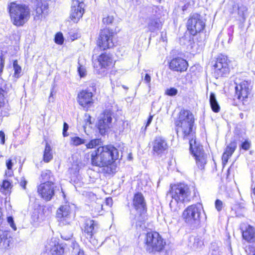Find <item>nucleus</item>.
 Listing matches in <instances>:
<instances>
[{
    "mask_svg": "<svg viewBox=\"0 0 255 255\" xmlns=\"http://www.w3.org/2000/svg\"><path fill=\"white\" fill-rule=\"evenodd\" d=\"M229 72L227 57L222 55L219 56L214 65V76L216 78L226 76Z\"/></svg>",
    "mask_w": 255,
    "mask_h": 255,
    "instance_id": "4468645a",
    "label": "nucleus"
},
{
    "mask_svg": "<svg viewBox=\"0 0 255 255\" xmlns=\"http://www.w3.org/2000/svg\"><path fill=\"white\" fill-rule=\"evenodd\" d=\"M53 178V175L51 171L49 170H45L42 171L41 174V181L45 182H52L51 181Z\"/></svg>",
    "mask_w": 255,
    "mask_h": 255,
    "instance_id": "c756f323",
    "label": "nucleus"
},
{
    "mask_svg": "<svg viewBox=\"0 0 255 255\" xmlns=\"http://www.w3.org/2000/svg\"><path fill=\"white\" fill-rule=\"evenodd\" d=\"M13 239L7 230L0 229V251L5 252L12 247Z\"/></svg>",
    "mask_w": 255,
    "mask_h": 255,
    "instance_id": "6ab92c4d",
    "label": "nucleus"
},
{
    "mask_svg": "<svg viewBox=\"0 0 255 255\" xmlns=\"http://www.w3.org/2000/svg\"><path fill=\"white\" fill-rule=\"evenodd\" d=\"M78 71L81 77H83L86 75V69L84 66L82 65H80V66L78 67Z\"/></svg>",
    "mask_w": 255,
    "mask_h": 255,
    "instance_id": "ea45409f",
    "label": "nucleus"
},
{
    "mask_svg": "<svg viewBox=\"0 0 255 255\" xmlns=\"http://www.w3.org/2000/svg\"><path fill=\"white\" fill-rule=\"evenodd\" d=\"M51 151V146L47 143L43 154V160L45 162H48L52 159L53 155Z\"/></svg>",
    "mask_w": 255,
    "mask_h": 255,
    "instance_id": "c85d7f7f",
    "label": "nucleus"
},
{
    "mask_svg": "<svg viewBox=\"0 0 255 255\" xmlns=\"http://www.w3.org/2000/svg\"><path fill=\"white\" fill-rule=\"evenodd\" d=\"M145 241L146 250L149 253L161 251L165 244L161 236L156 232L147 233Z\"/></svg>",
    "mask_w": 255,
    "mask_h": 255,
    "instance_id": "0eeeda50",
    "label": "nucleus"
},
{
    "mask_svg": "<svg viewBox=\"0 0 255 255\" xmlns=\"http://www.w3.org/2000/svg\"><path fill=\"white\" fill-rule=\"evenodd\" d=\"M1 187L5 190H8L11 187V183L8 181L5 180L3 181Z\"/></svg>",
    "mask_w": 255,
    "mask_h": 255,
    "instance_id": "37998d69",
    "label": "nucleus"
},
{
    "mask_svg": "<svg viewBox=\"0 0 255 255\" xmlns=\"http://www.w3.org/2000/svg\"><path fill=\"white\" fill-rule=\"evenodd\" d=\"M0 143L4 144L5 143V134L3 131H0Z\"/></svg>",
    "mask_w": 255,
    "mask_h": 255,
    "instance_id": "603ef678",
    "label": "nucleus"
},
{
    "mask_svg": "<svg viewBox=\"0 0 255 255\" xmlns=\"http://www.w3.org/2000/svg\"><path fill=\"white\" fill-rule=\"evenodd\" d=\"M252 198H255V186L253 187V186L252 185Z\"/></svg>",
    "mask_w": 255,
    "mask_h": 255,
    "instance_id": "4d7b16f0",
    "label": "nucleus"
},
{
    "mask_svg": "<svg viewBox=\"0 0 255 255\" xmlns=\"http://www.w3.org/2000/svg\"><path fill=\"white\" fill-rule=\"evenodd\" d=\"M157 1H160L161 0H156Z\"/></svg>",
    "mask_w": 255,
    "mask_h": 255,
    "instance_id": "0e129e2a",
    "label": "nucleus"
},
{
    "mask_svg": "<svg viewBox=\"0 0 255 255\" xmlns=\"http://www.w3.org/2000/svg\"><path fill=\"white\" fill-rule=\"evenodd\" d=\"M89 86L87 87L88 90H90L92 92H95L96 90V84L94 82H90L88 84Z\"/></svg>",
    "mask_w": 255,
    "mask_h": 255,
    "instance_id": "de8ad7c7",
    "label": "nucleus"
},
{
    "mask_svg": "<svg viewBox=\"0 0 255 255\" xmlns=\"http://www.w3.org/2000/svg\"><path fill=\"white\" fill-rule=\"evenodd\" d=\"M73 237V234L72 233H69L66 235L65 232H63L61 234V238L65 240H69L71 239Z\"/></svg>",
    "mask_w": 255,
    "mask_h": 255,
    "instance_id": "49530a36",
    "label": "nucleus"
},
{
    "mask_svg": "<svg viewBox=\"0 0 255 255\" xmlns=\"http://www.w3.org/2000/svg\"><path fill=\"white\" fill-rule=\"evenodd\" d=\"M6 166L8 170H11L12 169L13 163L12 162L11 159H8V160H6Z\"/></svg>",
    "mask_w": 255,
    "mask_h": 255,
    "instance_id": "864d4df0",
    "label": "nucleus"
},
{
    "mask_svg": "<svg viewBox=\"0 0 255 255\" xmlns=\"http://www.w3.org/2000/svg\"><path fill=\"white\" fill-rule=\"evenodd\" d=\"M194 122L192 113L189 110L183 109L175 119L174 124L177 136L189 140L190 152L195 157L198 167L203 169L206 163V156L202 146L193 139L195 134L193 129Z\"/></svg>",
    "mask_w": 255,
    "mask_h": 255,
    "instance_id": "f257e3e1",
    "label": "nucleus"
},
{
    "mask_svg": "<svg viewBox=\"0 0 255 255\" xmlns=\"http://www.w3.org/2000/svg\"><path fill=\"white\" fill-rule=\"evenodd\" d=\"M251 147V141L246 139L240 145V147L245 150H248Z\"/></svg>",
    "mask_w": 255,
    "mask_h": 255,
    "instance_id": "c9c22d12",
    "label": "nucleus"
},
{
    "mask_svg": "<svg viewBox=\"0 0 255 255\" xmlns=\"http://www.w3.org/2000/svg\"><path fill=\"white\" fill-rule=\"evenodd\" d=\"M132 205L137 214L135 216L136 226H141V224L146 219V204L144 198L141 193H136L134 195Z\"/></svg>",
    "mask_w": 255,
    "mask_h": 255,
    "instance_id": "423d86ee",
    "label": "nucleus"
},
{
    "mask_svg": "<svg viewBox=\"0 0 255 255\" xmlns=\"http://www.w3.org/2000/svg\"><path fill=\"white\" fill-rule=\"evenodd\" d=\"M86 140L82 139L79 136L71 137L70 144L74 146H79L83 144H85Z\"/></svg>",
    "mask_w": 255,
    "mask_h": 255,
    "instance_id": "7c9ffc66",
    "label": "nucleus"
},
{
    "mask_svg": "<svg viewBox=\"0 0 255 255\" xmlns=\"http://www.w3.org/2000/svg\"><path fill=\"white\" fill-rule=\"evenodd\" d=\"M253 255H255V252H254V253Z\"/></svg>",
    "mask_w": 255,
    "mask_h": 255,
    "instance_id": "e2e57ef3",
    "label": "nucleus"
},
{
    "mask_svg": "<svg viewBox=\"0 0 255 255\" xmlns=\"http://www.w3.org/2000/svg\"><path fill=\"white\" fill-rule=\"evenodd\" d=\"M111 76L110 77V80L111 81V82H112V81H113V79H112V73L111 74Z\"/></svg>",
    "mask_w": 255,
    "mask_h": 255,
    "instance_id": "bf43d9fd",
    "label": "nucleus"
},
{
    "mask_svg": "<svg viewBox=\"0 0 255 255\" xmlns=\"http://www.w3.org/2000/svg\"><path fill=\"white\" fill-rule=\"evenodd\" d=\"M71 210L69 205L61 206L57 211V217L60 219L63 224H70L71 220Z\"/></svg>",
    "mask_w": 255,
    "mask_h": 255,
    "instance_id": "412c9836",
    "label": "nucleus"
},
{
    "mask_svg": "<svg viewBox=\"0 0 255 255\" xmlns=\"http://www.w3.org/2000/svg\"><path fill=\"white\" fill-rule=\"evenodd\" d=\"M188 245L191 249L195 250L201 248L204 243L201 237L192 235L188 239Z\"/></svg>",
    "mask_w": 255,
    "mask_h": 255,
    "instance_id": "bb28decb",
    "label": "nucleus"
},
{
    "mask_svg": "<svg viewBox=\"0 0 255 255\" xmlns=\"http://www.w3.org/2000/svg\"><path fill=\"white\" fill-rule=\"evenodd\" d=\"M5 91L1 88H0V108L5 105L4 93Z\"/></svg>",
    "mask_w": 255,
    "mask_h": 255,
    "instance_id": "58836bf2",
    "label": "nucleus"
},
{
    "mask_svg": "<svg viewBox=\"0 0 255 255\" xmlns=\"http://www.w3.org/2000/svg\"><path fill=\"white\" fill-rule=\"evenodd\" d=\"M209 101L212 111L215 113H218L220 110V107L216 100L215 94L213 93L210 94Z\"/></svg>",
    "mask_w": 255,
    "mask_h": 255,
    "instance_id": "cd10ccee",
    "label": "nucleus"
},
{
    "mask_svg": "<svg viewBox=\"0 0 255 255\" xmlns=\"http://www.w3.org/2000/svg\"><path fill=\"white\" fill-rule=\"evenodd\" d=\"M168 148L167 141L162 136H156L153 142L154 154L161 156L165 154Z\"/></svg>",
    "mask_w": 255,
    "mask_h": 255,
    "instance_id": "aec40b11",
    "label": "nucleus"
},
{
    "mask_svg": "<svg viewBox=\"0 0 255 255\" xmlns=\"http://www.w3.org/2000/svg\"><path fill=\"white\" fill-rule=\"evenodd\" d=\"M187 26L190 34L192 35H195L204 29L205 26V22L201 18L200 15L194 14L188 19Z\"/></svg>",
    "mask_w": 255,
    "mask_h": 255,
    "instance_id": "9b49d317",
    "label": "nucleus"
},
{
    "mask_svg": "<svg viewBox=\"0 0 255 255\" xmlns=\"http://www.w3.org/2000/svg\"><path fill=\"white\" fill-rule=\"evenodd\" d=\"M27 181L25 180V178L22 177L20 179V185L24 189H26V185L27 184Z\"/></svg>",
    "mask_w": 255,
    "mask_h": 255,
    "instance_id": "8fccbe9b",
    "label": "nucleus"
},
{
    "mask_svg": "<svg viewBox=\"0 0 255 255\" xmlns=\"http://www.w3.org/2000/svg\"><path fill=\"white\" fill-rule=\"evenodd\" d=\"M240 117L242 119L244 118V114L243 113H240Z\"/></svg>",
    "mask_w": 255,
    "mask_h": 255,
    "instance_id": "13d9d810",
    "label": "nucleus"
},
{
    "mask_svg": "<svg viewBox=\"0 0 255 255\" xmlns=\"http://www.w3.org/2000/svg\"><path fill=\"white\" fill-rule=\"evenodd\" d=\"M4 65V59L2 50H0V76L2 73Z\"/></svg>",
    "mask_w": 255,
    "mask_h": 255,
    "instance_id": "e433bc0d",
    "label": "nucleus"
},
{
    "mask_svg": "<svg viewBox=\"0 0 255 255\" xmlns=\"http://www.w3.org/2000/svg\"><path fill=\"white\" fill-rule=\"evenodd\" d=\"M114 32L109 28L101 29L98 39L97 45L101 50H105L114 46L113 37Z\"/></svg>",
    "mask_w": 255,
    "mask_h": 255,
    "instance_id": "9d476101",
    "label": "nucleus"
},
{
    "mask_svg": "<svg viewBox=\"0 0 255 255\" xmlns=\"http://www.w3.org/2000/svg\"><path fill=\"white\" fill-rule=\"evenodd\" d=\"M74 253L77 255H85L84 251L79 248V247L74 248Z\"/></svg>",
    "mask_w": 255,
    "mask_h": 255,
    "instance_id": "09e8293b",
    "label": "nucleus"
},
{
    "mask_svg": "<svg viewBox=\"0 0 255 255\" xmlns=\"http://www.w3.org/2000/svg\"><path fill=\"white\" fill-rule=\"evenodd\" d=\"M85 4L82 0H73L71 6L70 18L74 22H77L84 12Z\"/></svg>",
    "mask_w": 255,
    "mask_h": 255,
    "instance_id": "f3484780",
    "label": "nucleus"
},
{
    "mask_svg": "<svg viewBox=\"0 0 255 255\" xmlns=\"http://www.w3.org/2000/svg\"><path fill=\"white\" fill-rule=\"evenodd\" d=\"M113 112L110 110H105L101 114L97 123V128L101 135L107 133L113 127Z\"/></svg>",
    "mask_w": 255,
    "mask_h": 255,
    "instance_id": "6e6552de",
    "label": "nucleus"
},
{
    "mask_svg": "<svg viewBox=\"0 0 255 255\" xmlns=\"http://www.w3.org/2000/svg\"><path fill=\"white\" fill-rule=\"evenodd\" d=\"M202 210V204L198 203L189 206L183 212L182 218L191 229H196L200 226Z\"/></svg>",
    "mask_w": 255,
    "mask_h": 255,
    "instance_id": "39448f33",
    "label": "nucleus"
},
{
    "mask_svg": "<svg viewBox=\"0 0 255 255\" xmlns=\"http://www.w3.org/2000/svg\"><path fill=\"white\" fill-rule=\"evenodd\" d=\"M106 202L107 205L111 206L112 204V199L111 198H108L106 199Z\"/></svg>",
    "mask_w": 255,
    "mask_h": 255,
    "instance_id": "6e6d98bb",
    "label": "nucleus"
},
{
    "mask_svg": "<svg viewBox=\"0 0 255 255\" xmlns=\"http://www.w3.org/2000/svg\"><path fill=\"white\" fill-rule=\"evenodd\" d=\"M13 69L14 70V75L15 77H18L19 74L21 72V67L18 65L17 61L16 60L14 61L13 63Z\"/></svg>",
    "mask_w": 255,
    "mask_h": 255,
    "instance_id": "f704fd0d",
    "label": "nucleus"
},
{
    "mask_svg": "<svg viewBox=\"0 0 255 255\" xmlns=\"http://www.w3.org/2000/svg\"><path fill=\"white\" fill-rule=\"evenodd\" d=\"M55 42L58 44H62L63 43V37L61 33H59L56 34L55 37Z\"/></svg>",
    "mask_w": 255,
    "mask_h": 255,
    "instance_id": "4c0bfd02",
    "label": "nucleus"
},
{
    "mask_svg": "<svg viewBox=\"0 0 255 255\" xmlns=\"http://www.w3.org/2000/svg\"><path fill=\"white\" fill-rule=\"evenodd\" d=\"M10 19L13 24L21 26L25 23L30 17V10L24 4L11 2L8 6Z\"/></svg>",
    "mask_w": 255,
    "mask_h": 255,
    "instance_id": "20e7f679",
    "label": "nucleus"
},
{
    "mask_svg": "<svg viewBox=\"0 0 255 255\" xmlns=\"http://www.w3.org/2000/svg\"><path fill=\"white\" fill-rule=\"evenodd\" d=\"M69 128V126L68 125L64 122L63 124V136L66 137L68 135V134L67 133V130Z\"/></svg>",
    "mask_w": 255,
    "mask_h": 255,
    "instance_id": "a18cd8bd",
    "label": "nucleus"
},
{
    "mask_svg": "<svg viewBox=\"0 0 255 255\" xmlns=\"http://www.w3.org/2000/svg\"><path fill=\"white\" fill-rule=\"evenodd\" d=\"M237 147V142L235 139H233L227 146L222 155V161L224 164L227 163L229 158L232 155Z\"/></svg>",
    "mask_w": 255,
    "mask_h": 255,
    "instance_id": "b1692460",
    "label": "nucleus"
},
{
    "mask_svg": "<svg viewBox=\"0 0 255 255\" xmlns=\"http://www.w3.org/2000/svg\"><path fill=\"white\" fill-rule=\"evenodd\" d=\"M144 81L148 84L149 87H150L151 77L148 74H146L144 77Z\"/></svg>",
    "mask_w": 255,
    "mask_h": 255,
    "instance_id": "3c124183",
    "label": "nucleus"
},
{
    "mask_svg": "<svg viewBox=\"0 0 255 255\" xmlns=\"http://www.w3.org/2000/svg\"><path fill=\"white\" fill-rule=\"evenodd\" d=\"M103 142L100 138L91 139L85 144L86 149L98 147L91 152V164L96 166L103 167V171L111 174L116 172V166L114 162L119 158L118 150L112 145H103Z\"/></svg>",
    "mask_w": 255,
    "mask_h": 255,
    "instance_id": "f03ea898",
    "label": "nucleus"
},
{
    "mask_svg": "<svg viewBox=\"0 0 255 255\" xmlns=\"http://www.w3.org/2000/svg\"><path fill=\"white\" fill-rule=\"evenodd\" d=\"M178 93V90L173 87L167 89L165 91V94L169 96H175Z\"/></svg>",
    "mask_w": 255,
    "mask_h": 255,
    "instance_id": "473e14b6",
    "label": "nucleus"
},
{
    "mask_svg": "<svg viewBox=\"0 0 255 255\" xmlns=\"http://www.w3.org/2000/svg\"><path fill=\"white\" fill-rule=\"evenodd\" d=\"M114 17L112 15H107L106 17H103V23L104 25H108L112 24L114 21Z\"/></svg>",
    "mask_w": 255,
    "mask_h": 255,
    "instance_id": "72a5a7b5",
    "label": "nucleus"
},
{
    "mask_svg": "<svg viewBox=\"0 0 255 255\" xmlns=\"http://www.w3.org/2000/svg\"><path fill=\"white\" fill-rule=\"evenodd\" d=\"M64 249L61 245L56 241H51L47 247L46 251L41 255H63Z\"/></svg>",
    "mask_w": 255,
    "mask_h": 255,
    "instance_id": "4be33fe9",
    "label": "nucleus"
},
{
    "mask_svg": "<svg viewBox=\"0 0 255 255\" xmlns=\"http://www.w3.org/2000/svg\"><path fill=\"white\" fill-rule=\"evenodd\" d=\"M113 64V59L110 54H102L97 60L94 62V67L96 74L104 76L108 67Z\"/></svg>",
    "mask_w": 255,
    "mask_h": 255,
    "instance_id": "1a4fd4ad",
    "label": "nucleus"
},
{
    "mask_svg": "<svg viewBox=\"0 0 255 255\" xmlns=\"http://www.w3.org/2000/svg\"><path fill=\"white\" fill-rule=\"evenodd\" d=\"M152 119H153V116H149L148 119H147V123H146V126H145V128H146L151 123L152 120Z\"/></svg>",
    "mask_w": 255,
    "mask_h": 255,
    "instance_id": "5fc2aeb1",
    "label": "nucleus"
},
{
    "mask_svg": "<svg viewBox=\"0 0 255 255\" xmlns=\"http://www.w3.org/2000/svg\"><path fill=\"white\" fill-rule=\"evenodd\" d=\"M188 66L186 60L180 57L173 58L169 63V68L171 70L179 72L185 71Z\"/></svg>",
    "mask_w": 255,
    "mask_h": 255,
    "instance_id": "5701e85b",
    "label": "nucleus"
},
{
    "mask_svg": "<svg viewBox=\"0 0 255 255\" xmlns=\"http://www.w3.org/2000/svg\"><path fill=\"white\" fill-rule=\"evenodd\" d=\"M243 239L251 243H255V227L250 225L242 231Z\"/></svg>",
    "mask_w": 255,
    "mask_h": 255,
    "instance_id": "a878e982",
    "label": "nucleus"
},
{
    "mask_svg": "<svg viewBox=\"0 0 255 255\" xmlns=\"http://www.w3.org/2000/svg\"><path fill=\"white\" fill-rule=\"evenodd\" d=\"M94 94L90 90L85 89L81 91L77 95L78 104L87 110L94 104Z\"/></svg>",
    "mask_w": 255,
    "mask_h": 255,
    "instance_id": "dca6fc26",
    "label": "nucleus"
},
{
    "mask_svg": "<svg viewBox=\"0 0 255 255\" xmlns=\"http://www.w3.org/2000/svg\"><path fill=\"white\" fill-rule=\"evenodd\" d=\"M56 187L53 182H45L38 186L37 191L42 199L49 201L54 196Z\"/></svg>",
    "mask_w": 255,
    "mask_h": 255,
    "instance_id": "ddd939ff",
    "label": "nucleus"
},
{
    "mask_svg": "<svg viewBox=\"0 0 255 255\" xmlns=\"http://www.w3.org/2000/svg\"><path fill=\"white\" fill-rule=\"evenodd\" d=\"M171 194L172 199L169 204L170 209L177 211L180 209V203L190 200L191 189L187 185L180 184L172 188Z\"/></svg>",
    "mask_w": 255,
    "mask_h": 255,
    "instance_id": "7ed1b4c3",
    "label": "nucleus"
},
{
    "mask_svg": "<svg viewBox=\"0 0 255 255\" xmlns=\"http://www.w3.org/2000/svg\"><path fill=\"white\" fill-rule=\"evenodd\" d=\"M247 10L248 8L245 5L235 4L233 5L232 13H237L238 19L242 22H244L246 19V13Z\"/></svg>",
    "mask_w": 255,
    "mask_h": 255,
    "instance_id": "393cba45",
    "label": "nucleus"
},
{
    "mask_svg": "<svg viewBox=\"0 0 255 255\" xmlns=\"http://www.w3.org/2000/svg\"><path fill=\"white\" fill-rule=\"evenodd\" d=\"M94 208L95 212L97 214H102L103 211V201L99 200L98 202L94 203L92 205Z\"/></svg>",
    "mask_w": 255,
    "mask_h": 255,
    "instance_id": "2f4dec72",
    "label": "nucleus"
},
{
    "mask_svg": "<svg viewBox=\"0 0 255 255\" xmlns=\"http://www.w3.org/2000/svg\"><path fill=\"white\" fill-rule=\"evenodd\" d=\"M7 222L9 224L10 227L14 230H16V226L15 225L13 221V218L12 217H7Z\"/></svg>",
    "mask_w": 255,
    "mask_h": 255,
    "instance_id": "79ce46f5",
    "label": "nucleus"
},
{
    "mask_svg": "<svg viewBox=\"0 0 255 255\" xmlns=\"http://www.w3.org/2000/svg\"><path fill=\"white\" fill-rule=\"evenodd\" d=\"M222 205H223V203L222 202L219 200V199H217L215 201V206H216V208L217 209V210L218 211H220L222 210Z\"/></svg>",
    "mask_w": 255,
    "mask_h": 255,
    "instance_id": "c03bdc74",
    "label": "nucleus"
},
{
    "mask_svg": "<svg viewBox=\"0 0 255 255\" xmlns=\"http://www.w3.org/2000/svg\"><path fill=\"white\" fill-rule=\"evenodd\" d=\"M3 107V109L1 110V114L3 116H8L9 115V111L10 110V108L8 105L4 106H2Z\"/></svg>",
    "mask_w": 255,
    "mask_h": 255,
    "instance_id": "a19ab883",
    "label": "nucleus"
},
{
    "mask_svg": "<svg viewBox=\"0 0 255 255\" xmlns=\"http://www.w3.org/2000/svg\"><path fill=\"white\" fill-rule=\"evenodd\" d=\"M89 119L88 120V121H89V120L90 121V119H91V117H90V116H89Z\"/></svg>",
    "mask_w": 255,
    "mask_h": 255,
    "instance_id": "680f3d73",
    "label": "nucleus"
},
{
    "mask_svg": "<svg viewBox=\"0 0 255 255\" xmlns=\"http://www.w3.org/2000/svg\"><path fill=\"white\" fill-rule=\"evenodd\" d=\"M52 95V92H51L50 96H51Z\"/></svg>",
    "mask_w": 255,
    "mask_h": 255,
    "instance_id": "052dcab7",
    "label": "nucleus"
},
{
    "mask_svg": "<svg viewBox=\"0 0 255 255\" xmlns=\"http://www.w3.org/2000/svg\"><path fill=\"white\" fill-rule=\"evenodd\" d=\"M250 89L248 82L244 81L241 82L239 84H237L235 87V95L238 100L243 102L244 104L247 101V99L250 94Z\"/></svg>",
    "mask_w": 255,
    "mask_h": 255,
    "instance_id": "a211bd4d",
    "label": "nucleus"
},
{
    "mask_svg": "<svg viewBox=\"0 0 255 255\" xmlns=\"http://www.w3.org/2000/svg\"><path fill=\"white\" fill-rule=\"evenodd\" d=\"M99 228L98 223L93 220H87L85 223L84 235L89 242L94 246L97 245V241L94 237Z\"/></svg>",
    "mask_w": 255,
    "mask_h": 255,
    "instance_id": "2eb2a0df",
    "label": "nucleus"
},
{
    "mask_svg": "<svg viewBox=\"0 0 255 255\" xmlns=\"http://www.w3.org/2000/svg\"><path fill=\"white\" fill-rule=\"evenodd\" d=\"M150 9V12L152 13V15L147 18V26L149 31L154 32L160 30L162 26L158 13L159 8L157 6L153 5Z\"/></svg>",
    "mask_w": 255,
    "mask_h": 255,
    "instance_id": "f8f14e48",
    "label": "nucleus"
}]
</instances>
